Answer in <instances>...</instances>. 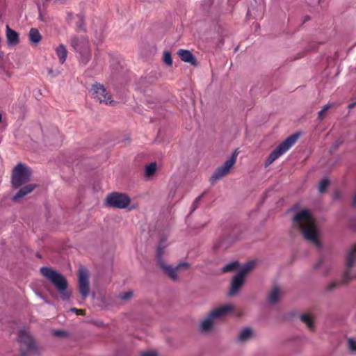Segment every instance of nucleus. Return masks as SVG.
Returning a JSON list of instances; mask_svg holds the SVG:
<instances>
[{
    "label": "nucleus",
    "mask_w": 356,
    "mask_h": 356,
    "mask_svg": "<svg viewBox=\"0 0 356 356\" xmlns=\"http://www.w3.org/2000/svg\"><path fill=\"white\" fill-rule=\"evenodd\" d=\"M293 225L299 228L305 238L315 244L318 248L321 243L318 239V232L311 212L304 209L298 211L293 218Z\"/></svg>",
    "instance_id": "obj_1"
},
{
    "label": "nucleus",
    "mask_w": 356,
    "mask_h": 356,
    "mask_svg": "<svg viewBox=\"0 0 356 356\" xmlns=\"http://www.w3.org/2000/svg\"><path fill=\"white\" fill-rule=\"evenodd\" d=\"M234 308V305L227 304L213 309L200 321V330L203 332H211L216 323L226 316Z\"/></svg>",
    "instance_id": "obj_2"
},
{
    "label": "nucleus",
    "mask_w": 356,
    "mask_h": 356,
    "mask_svg": "<svg viewBox=\"0 0 356 356\" xmlns=\"http://www.w3.org/2000/svg\"><path fill=\"white\" fill-rule=\"evenodd\" d=\"M40 273L54 285L63 300L69 299L70 293L67 291V282L62 274L49 267H42Z\"/></svg>",
    "instance_id": "obj_3"
},
{
    "label": "nucleus",
    "mask_w": 356,
    "mask_h": 356,
    "mask_svg": "<svg viewBox=\"0 0 356 356\" xmlns=\"http://www.w3.org/2000/svg\"><path fill=\"white\" fill-rule=\"evenodd\" d=\"M19 339L22 356H31L39 353L40 350L27 330L23 329L19 332Z\"/></svg>",
    "instance_id": "obj_4"
},
{
    "label": "nucleus",
    "mask_w": 356,
    "mask_h": 356,
    "mask_svg": "<svg viewBox=\"0 0 356 356\" xmlns=\"http://www.w3.org/2000/svg\"><path fill=\"white\" fill-rule=\"evenodd\" d=\"M254 264V261L246 263L241 268L237 274L234 276L231 281V288L229 292L230 296L236 295L243 286L246 275L252 269Z\"/></svg>",
    "instance_id": "obj_5"
},
{
    "label": "nucleus",
    "mask_w": 356,
    "mask_h": 356,
    "mask_svg": "<svg viewBox=\"0 0 356 356\" xmlns=\"http://www.w3.org/2000/svg\"><path fill=\"white\" fill-rule=\"evenodd\" d=\"M300 134L296 133L294 134L286 139H285L283 142H282L268 156L267 159L266 160L265 165L268 166L270 165L273 161H275L277 159L284 154L286 152H287L297 141L299 138Z\"/></svg>",
    "instance_id": "obj_6"
},
{
    "label": "nucleus",
    "mask_w": 356,
    "mask_h": 356,
    "mask_svg": "<svg viewBox=\"0 0 356 356\" xmlns=\"http://www.w3.org/2000/svg\"><path fill=\"white\" fill-rule=\"evenodd\" d=\"M70 43L74 49L77 51L79 55V59L83 64H86L90 59L91 53L90 44L88 39L85 37H72Z\"/></svg>",
    "instance_id": "obj_7"
},
{
    "label": "nucleus",
    "mask_w": 356,
    "mask_h": 356,
    "mask_svg": "<svg viewBox=\"0 0 356 356\" xmlns=\"http://www.w3.org/2000/svg\"><path fill=\"white\" fill-rule=\"evenodd\" d=\"M31 177V169L27 165L19 163L13 170L12 184L14 188H19L28 182Z\"/></svg>",
    "instance_id": "obj_8"
},
{
    "label": "nucleus",
    "mask_w": 356,
    "mask_h": 356,
    "mask_svg": "<svg viewBox=\"0 0 356 356\" xmlns=\"http://www.w3.org/2000/svg\"><path fill=\"white\" fill-rule=\"evenodd\" d=\"M164 241L162 240L160 242V244L157 249V261L161 266V267L165 270V272L169 275V277L172 280H177V273L181 269H187L188 268V264L187 263H181L177 265L175 268H172L170 266H168L165 264L163 261L161 256L163 254V249L165 248V245H163Z\"/></svg>",
    "instance_id": "obj_9"
},
{
    "label": "nucleus",
    "mask_w": 356,
    "mask_h": 356,
    "mask_svg": "<svg viewBox=\"0 0 356 356\" xmlns=\"http://www.w3.org/2000/svg\"><path fill=\"white\" fill-rule=\"evenodd\" d=\"M353 278L356 279V245L353 246L348 252L346 270L343 279L344 283H346Z\"/></svg>",
    "instance_id": "obj_10"
},
{
    "label": "nucleus",
    "mask_w": 356,
    "mask_h": 356,
    "mask_svg": "<svg viewBox=\"0 0 356 356\" xmlns=\"http://www.w3.org/2000/svg\"><path fill=\"white\" fill-rule=\"evenodd\" d=\"M237 155L238 152L237 150H235L232 155L229 159H227L221 166L216 169L213 175L211 176V180L212 181H215L222 179L223 177L227 175L236 163Z\"/></svg>",
    "instance_id": "obj_11"
},
{
    "label": "nucleus",
    "mask_w": 356,
    "mask_h": 356,
    "mask_svg": "<svg viewBox=\"0 0 356 356\" xmlns=\"http://www.w3.org/2000/svg\"><path fill=\"white\" fill-rule=\"evenodd\" d=\"M106 200L108 206L118 209H124L130 203V198L126 194L120 193L108 195Z\"/></svg>",
    "instance_id": "obj_12"
},
{
    "label": "nucleus",
    "mask_w": 356,
    "mask_h": 356,
    "mask_svg": "<svg viewBox=\"0 0 356 356\" xmlns=\"http://www.w3.org/2000/svg\"><path fill=\"white\" fill-rule=\"evenodd\" d=\"M92 97L97 101L105 104H113V101L111 99V96L106 91L104 86L100 83H95L92 87Z\"/></svg>",
    "instance_id": "obj_13"
},
{
    "label": "nucleus",
    "mask_w": 356,
    "mask_h": 356,
    "mask_svg": "<svg viewBox=\"0 0 356 356\" xmlns=\"http://www.w3.org/2000/svg\"><path fill=\"white\" fill-rule=\"evenodd\" d=\"M89 273L85 268H80L79 271V292L83 299H85L89 293Z\"/></svg>",
    "instance_id": "obj_14"
},
{
    "label": "nucleus",
    "mask_w": 356,
    "mask_h": 356,
    "mask_svg": "<svg viewBox=\"0 0 356 356\" xmlns=\"http://www.w3.org/2000/svg\"><path fill=\"white\" fill-rule=\"evenodd\" d=\"M283 296L282 289L277 285L273 286L268 293V300L271 304H275L278 302Z\"/></svg>",
    "instance_id": "obj_15"
},
{
    "label": "nucleus",
    "mask_w": 356,
    "mask_h": 356,
    "mask_svg": "<svg viewBox=\"0 0 356 356\" xmlns=\"http://www.w3.org/2000/svg\"><path fill=\"white\" fill-rule=\"evenodd\" d=\"M314 268L321 270L323 274H327L331 268V263L327 257H321L314 264Z\"/></svg>",
    "instance_id": "obj_16"
},
{
    "label": "nucleus",
    "mask_w": 356,
    "mask_h": 356,
    "mask_svg": "<svg viewBox=\"0 0 356 356\" xmlns=\"http://www.w3.org/2000/svg\"><path fill=\"white\" fill-rule=\"evenodd\" d=\"M177 54L181 60L188 63L193 65H197V60L195 56L188 50L179 49L177 51Z\"/></svg>",
    "instance_id": "obj_17"
},
{
    "label": "nucleus",
    "mask_w": 356,
    "mask_h": 356,
    "mask_svg": "<svg viewBox=\"0 0 356 356\" xmlns=\"http://www.w3.org/2000/svg\"><path fill=\"white\" fill-rule=\"evenodd\" d=\"M36 187L35 184H30L21 188L15 195L13 196V200L17 201L19 199L24 197L25 195L31 193Z\"/></svg>",
    "instance_id": "obj_18"
},
{
    "label": "nucleus",
    "mask_w": 356,
    "mask_h": 356,
    "mask_svg": "<svg viewBox=\"0 0 356 356\" xmlns=\"http://www.w3.org/2000/svg\"><path fill=\"white\" fill-rule=\"evenodd\" d=\"M6 38L9 44L16 45L19 42V35L17 33L11 29L9 26H6Z\"/></svg>",
    "instance_id": "obj_19"
},
{
    "label": "nucleus",
    "mask_w": 356,
    "mask_h": 356,
    "mask_svg": "<svg viewBox=\"0 0 356 356\" xmlns=\"http://www.w3.org/2000/svg\"><path fill=\"white\" fill-rule=\"evenodd\" d=\"M55 51L60 62L62 64L64 63L67 56V50L66 47L64 44H60L55 49Z\"/></svg>",
    "instance_id": "obj_20"
},
{
    "label": "nucleus",
    "mask_w": 356,
    "mask_h": 356,
    "mask_svg": "<svg viewBox=\"0 0 356 356\" xmlns=\"http://www.w3.org/2000/svg\"><path fill=\"white\" fill-rule=\"evenodd\" d=\"M253 336L252 330L249 328L246 327L243 330H241L238 335V341L240 342H246L249 339H250Z\"/></svg>",
    "instance_id": "obj_21"
},
{
    "label": "nucleus",
    "mask_w": 356,
    "mask_h": 356,
    "mask_svg": "<svg viewBox=\"0 0 356 356\" xmlns=\"http://www.w3.org/2000/svg\"><path fill=\"white\" fill-rule=\"evenodd\" d=\"M29 38L31 44H38L42 39L39 31L35 28H31L29 33Z\"/></svg>",
    "instance_id": "obj_22"
},
{
    "label": "nucleus",
    "mask_w": 356,
    "mask_h": 356,
    "mask_svg": "<svg viewBox=\"0 0 356 356\" xmlns=\"http://www.w3.org/2000/svg\"><path fill=\"white\" fill-rule=\"evenodd\" d=\"M300 320L307 325L310 330L313 329V318L309 314H304L300 316Z\"/></svg>",
    "instance_id": "obj_23"
},
{
    "label": "nucleus",
    "mask_w": 356,
    "mask_h": 356,
    "mask_svg": "<svg viewBox=\"0 0 356 356\" xmlns=\"http://www.w3.org/2000/svg\"><path fill=\"white\" fill-rule=\"evenodd\" d=\"M156 170V163L155 162L151 163L145 166V174L146 177L153 175Z\"/></svg>",
    "instance_id": "obj_24"
},
{
    "label": "nucleus",
    "mask_w": 356,
    "mask_h": 356,
    "mask_svg": "<svg viewBox=\"0 0 356 356\" xmlns=\"http://www.w3.org/2000/svg\"><path fill=\"white\" fill-rule=\"evenodd\" d=\"M74 19L76 20V26L77 31L82 30L84 26V17L82 14H77Z\"/></svg>",
    "instance_id": "obj_25"
},
{
    "label": "nucleus",
    "mask_w": 356,
    "mask_h": 356,
    "mask_svg": "<svg viewBox=\"0 0 356 356\" xmlns=\"http://www.w3.org/2000/svg\"><path fill=\"white\" fill-rule=\"evenodd\" d=\"M238 261H233L229 264H226L221 270L222 273H227L231 272L237 268L238 266Z\"/></svg>",
    "instance_id": "obj_26"
},
{
    "label": "nucleus",
    "mask_w": 356,
    "mask_h": 356,
    "mask_svg": "<svg viewBox=\"0 0 356 356\" xmlns=\"http://www.w3.org/2000/svg\"><path fill=\"white\" fill-rule=\"evenodd\" d=\"M330 184V181L327 178H325L323 179H322L320 183H319V185H318V191L320 193H323L325 189L327 188V186H329Z\"/></svg>",
    "instance_id": "obj_27"
},
{
    "label": "nucleus",
    "mask_w": 356,
    "mask_h": 356,
    "mask_svg": "<svg viewBox=\"0 0 356 356\" xmlns=\"http://www.w3.org/2000/svg\"><path fill=\"white\" fill-rule=\"evenodd\" d=\"M163 62L169 66L172 65V60L171 58V54L169 51H165L163 53Z\"/></svg>",
    "instance_id": "obj_28"
},
{
    "label": "nucleus",
    "mask_w": 356,
    "mask_h": 356,
    "mask_svg": "<svg viewBox=\"0 0 356 356\" xmlns=\"http://www.w3.org/2000/svg\"><path fill=\"white\" fill-rule=\"evenodd\" d=\"M133 296V292L131 291H129L119 295V298L122 300H128Z\"/></svg>",
    "instance_id": "obj_29"
},
{
    "label": "nucleus",
    "mask_w": 356,
    "mask_h": 356,
    "mask_svg": "<svg viewBox=\"0 0 356 356\" xmlns=\"http://www.w3.org/2000/svg\"><path fill=\"white\" fill-rule=\"evenodd\" d=\"M348 348L352 352L356 353V341L353 339H348Z\"/></svg>",
    "instance_id": "obj_30"
},
{
    "label": "nucleus",
    "mask_w": 356,
    "mask_h": 356,
    "mask_svg": "<svg viewBox=\"0 0 356 356\" xmlns=\"http://www.w3.org/2000/svg\"><path fill=\"white\" fill-rule=\"evenodd\" d=\"M202 195H200L199 197H197V198H195V200H194L193 204H192V212L194 211L198 207V204L202 198Z\"/></svg>",
    "instance_id": "obj_31"
},
{
    "label": "nucleus",
    "mask_w": 356,
    "mask_h": 356,
    "mask_svg": "<svg viewBox=\"0 0 356 356\" xmlns=\"http://www.w3.org/2000/svg\"><path fill=\"white\" fill-rule=\"evenodd\" d=\"M140 356H157V354L154 351H147L141 353Z\"/></svg>",
    "instance_id": "obj_32"
},
{
    "label": "nucleus",
    "mask_w": 356,
    "mask_h": 356,
    "mask_svg": "<svg viewBox=\"0 0 356 356\" xmlns=\"http://www.w3.org/2000/svg\"><path fill=\"white\" fill-rule=\"evenodd\" d=\"M339 284V282H333L330 283V284L327 286V289H328V290H332L333 289H334L335 287H337Z\"/></svg>",
    "instance_id": "obj_33"
},
{
    "label": "nucleus",
    "mask_w": 356,
    "mask_h": 356,
    "mask_svg": "<svg viewBox=\"0 0 356 356\" xmlns=\"http://www.w3.org/2000/svg\"><path fill=\"white\" fill-rule=\"evenodd\" d=\"M332 106H333V104H327L325 105V106H323V108L321 111H322L323 113H326V111H327L329 108H330Z\"/></svg>",
    "instance_id": "obj_34"
},
{
    "label": "nucleus",
    "mask_w": 356,
    "mask_h": 356,
    "mask_svg": "<svg viewBox=\"0 0 356 356\" xmlns=\"http://www.w3.org/2000/svg\"><path fill=\"white\" fill-rule=\"evenodd\" d=\"M332 106H333V104H327L325 105V106H323V108L321 111H322L323 113H326V111H327L329 108H330Z\"/></svg>",
    "instance_id": "obj_35"
},
{
    "label": "nucleus",
    "mask_w": 356,
    "mask_h": 356,
    "mask_svg": "<svg viewBox=\"0 0 356 356\" xmlns=\"http://www.w3.org/2000/svg\"><path fill=\"white\" fill-rule=\"evenodd\" d=\"M325 113H323L322 111H320L318 112V118H319L320 120H323V119L324 118V117H325Z\"/></svg>",
    "instance_id": "obj_36"
},
{
    "label": "nucleus",
    "mask_w": 356,
    "mask_h": 356,
    "mask_svg": "<svg viewBox=\"0 0 356 356\" xmlns=\"http://www.w3.org/2000/svg\"><path fill=\"white\" fill-rule=\"evenodd\" d=\"M352 204L353 207H356V193H355V195L353 196Z\"/></svg>",
    "instance_id": "obj_37"
},
{
    "label": "nucleus",
    "mask_w": 356,
    "mask_h": 356,
    "mask_svg": "<svg viewBox=\"0 0 356 356\" xmlns=\"http://www.w3.org/2000/svg\"><path fill=\"white\" fill-rule=\"evenodd\" d=\"M71 310L76 312L77 314H82V312L77 309L76 308H72Z\"/></svg>",
    "instance_id": "obj_38"
},
{
    "label": "nucleus",
    "mask_w": 356,
    "mask_h": 356,
    "mask_svg": "<svg viewBox=\"0 0 356 356\" xmlns=\"http://www.w3.org/2000/svg\"><path fill=\"white\" fill-rule=\"evenodd\" d=\"M63 334V332L60 331V330H58V331L55 332V334L57 336H61Z\"/></svg>",
    "instance_id": "obj_39"
},
{
    "label": "nucleus",
    "mask_w": 356,
    "mask_h": 356,
    "mask_svg": "<svg viewBox=\"0 0 356 356\" xmlns=\"http://www.w3.org/2000/svg\"><path fill=\"white\" fill-rule=\"evenodd\" d=\"M48 72H49V74L50 75H51V76H54V77H55V76H56V74H55L54 73V71H53L52 70H49Z\"/></svg>",
    "instance_id": "obj_40"
},
{
    "label": "nucleus",
    "mask_w": 356,
    "mask_h": 356,
    "mask_svg": "<svg viewBox=\"0 0 356 356\" xmlns=\"http://www.w3.org/2000/svg\"><path fill=\"white\" fill-rule=\"evenodd\" d=\"M342 143V140H338L336 141V146H338L339 144H341Z\"/></svg>",
    "instance_id": "obj_41"
},
{
    "label": "nucleus",
    "mask_w": 356,
    "mask_h": 356,
    "mask_svg": "<svg viewBox=\"0 0 356 356\" xmlns=\"http://www.w3.org/2000/svg\"><path fill=\"white\" fill-rule=\"evenodd\" d=\"M1 120H2V115H1V114L0 113V122H1Z\"/></svg>",
    "instance_id": "obj_42"
}]
</instances>
